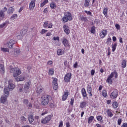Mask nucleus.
<instances>
[{"instance_id":"f257e3e1","label":"nucleus","mask_w":127,"mask_h":127,"mask_svg":"<svg viewBox=\"0 0 127 127\" xmlns=\"http://www.w3.org/2000/svg\"><path fill=\"white\" fill-rule=\"evenodd\" d=\"M10 73H13V76L15 78L21 74V71L18 68H13L10 69Z\"/></svg>"},{"instance_id":"f03ea898","label":"nucleus","mask_w":127,"mask_h":127,"mask_svg":"<svg viewBox=\"0 0 127 127\" xmlns=\"http://www.w3.org/2000/svg\"><path fill=\"white\" fill-rule=\"evenodd\" d=\"M49 96L46 95V96H45L42 99L41 104L43 106H47V105H48V104L49 103Z\"/></svg>"},{"instance_id":"7ed1b4c3","label":"nucleus","mask_w":127,"mask_h":127,"mask_svg":"<svg viewBox=\"0 0 127 127\" xmlns=\"http://www.w3.org/2000/svg\"><path fill=\"white\" fill-rule=\"evenodd\" d=\"M118 95H119V92H118V90L115 89L113 91V92L111 93L110 95V98L113 100H115V99H117V98H118Z\"/></svg>"},{"instance_id":"20e7f679","label":"nucleus","mask_w":127,"mask_h":127,"mask_svg":"<svg viewBox=\"0 0 127 127\" xmlns=\"http://www.w3.org/2000/svg\"><path fill=\"white\" fill-rule=\"evenodd\" d=\"M72 78V74L70 72L66 74L64 77V82L65 83H68V82H70V80Z\"/></svg>"},{"instance_id":"39448f33","label":"nucleus","mask_w":127,"mask_h":127,"mask_svg":"<svg viewBox=\"0 0 127 127\" xmlns=\"http://www.w3.org/2000/svg\"><path fill=\"white\" fill-rule=\"evenodd\" d=\"M50 120H51V115L48 116L44 119H42L41 120V123H42L43 125H45V124H47L48 122H50Z\"/></svg>"},{"instance_id":"423d86ee","label":"nucleus","mask_w":127,"mask_h":127,"mask_svg":"<svg viewBox=\"0 0 127 127\" xmlns=\"http://www.w3.org/2000/svg\"><path fill=\"white\" fill-rule=\"evenodd\" d=\"M16 43V42L14 40H10L9 42L7 43L8 48L11 49L13 48V45Z\"/></svg>"},{"instance_id":"0eeeda50","label":"nucleus","mask_w":127,"mask_h":127,"mask_svg":"<svg viewBox=\"0 0 127 127\" xmlns=\"http://www.w3.org/2000/svg\"><path fill=\"white\" fill-rule=\"evenodd\" d=\"M53 87L55 91H56L58 89V83H57V78H54L53 80Z\"/></svg>"},{"instance_id":"6e6552de","label":"nucleus","mask_w":127,"mask_h":127,"mask_svg":"<svg viewBox=\"0 0 127 127\" xmlns=\"http://www.w3.org/2000/svg\"><path fill=\"white\" fill-rule=\"evenodd\" d=\"M30 85L29 83L27 82L25 83V84L24 86V92L25 93V94H27L29 92V87Z\"/></svg>"},{"instance_id":"1a4fd4ad","label":"nucleus","mask_w":127,"mask_h":127,"mask_svg":"<svg viewBox=\"0 0 127 127\" xmlns=\"http://www.w3.org/2000/svg\"><path fill=\"white\" fill-rule=\"evenodd\" d=\"M34 7H35V0H32L29 4L30 10H33Z\"/></svg>"},{"instance_id":"9d476101","label":"nucleus","mask_w":127,"mask_h":127,"mask_svg":"<svg viewBox=\"0 0 127 127\" xmlns=\"http://www.w3.org/2000/svg\"><path fill=\"white\" fill-rule=\"evenodd\" d=\"M10 89H9L8 87L5 86L4 88L3 92L5 95V97H8L9 96V91Z\"/></svg>"},{"instance_id":"9b49d317","label":"nucleus","mask_w":127,"mask_h":127,"mask_svg":"<svg viewBox=\"0 0 127 127\" xmlns=\"http://www.w3.org/2000/svg\"><path fill=\"white\" fill-rule=\"evenodd\" d=\"M64 16L68 19V20H72V19H73V16H72V14H71V13L66 12L64 13Z\"/></svg>"},{"instance_id":"f8f14e48","label":"nucleus","mask_w":127,"mask_h":127,"mask_svg":"<svg viewBox=\"0 0 127 127\" xmlns=\"http://www.w3.org/2000/svg\"><path fill=\"white\" fill-rule=\"evenodd\" d=\"M24 75H20L18 77L15 78V82H19L20 81H24Z\"/></svg>"},{"instance_id":"ddd939ff","label":"nucleus","mask_w":127,"mask_h":127,"mask_svg":"<svg viewBox=\"0 0 127 127\" xmlns=\"http://www.w3.org/2000/svg\"><path fill=\"white\" fill-rule=\"evenodd\" d=\"M108 34V31L107 30H103L100 33V36L101 38H104L106 35Z\"/></svg>"},{"instance_id":"4468645a","label":"nucleus","mask_w":127,"mask_h":127,"mask_svg":"<svg viewBox=\"0 0 127 127\" xmlns=\"http://www.w3.org/2000/svg\"><path fill=\"white\" fill-rule=\"evenodd\" d=\"M87 91L89 94V97H93V94H92V87L91 86L88 85L87 87Z\"/></svg>"},{"instance_id":"2eb2a0df","label":"nucleus","mask_w":127,"mask_h":127,"mask_svg":"<svg viewBox=\"0 0 127 127\" xmlns=\"http://www.w3.org/2000/svg\"><path fill=\"white\" fill-rule=\"evenodd\" d=\"M23 102V104L26 105L27 107H29V108H32V104H31V103H29L27 99H24Z\"/></svg>"},{"instance_id":"dca6fc26","label":"nucleus","mask_w":127,"mask_h":127,"mask_svg":"<svg viewBox=\"0 0 127 127\" xmlns=\"http://www.w3.org/2000/svg\"><path fill=\"white\" fill-rule=\"evenodd\" d=\"M64 31L65 32V33H66V34H67V35H68V34H69V33H70V29H69V27H68V26L64 25Z\"/></svg>"},{"instance_id":"f3484780","label":"nucleus","mask_w":127,"mask_h":127,"mask_svg":"<svg viewBox=\"0 0 127 127\" xmlns=\"http://www.w3.org/2000/svg\"><path fill=\"white\" fill-rule=\"evenodd\" d=\"M112 74H110V76H108L106 80V82H107V83H109L110 85L112 84V82H113V79H112Z\"/></svg>"},{"instance_id":"a211bd4d","label":"nucleus","mask_w":127,"mask_h":127,"mask_svg":"<svg viewBox=\"0 0 127 127\" xmlns=\"http://www.w3.org/2000/svg\"><path fill=\"white\" fill-rule=\"evenodd\" d=\"M63 44L65 47H67V46H69V42H68V40H67V39L64 38L63 41Z\"/></svg>"},{"instance_id":"6ab92c4d","label":"nucleus","mask_w":127,"mask_h":127,"mask_svg":"<svg viewBox=\"0 0 127 127\" xmlns=\"http://www.w3.org/2000/svg\"><path fill=\"white\" fill-rule=\"evenodd\" d=\"M68 93L67 92H64L63 95L62 100L63 101H66V100H67V98H68Z\"/></svg>"},{"instance_id":"aec40b11","label":"nucleus","mask_w":127,"mask_h":127,"mask_svg":"<svg viewBox=\"0 0 127 127\" xmlns=\"http://www.w3.org/2000/svg\"><path fill=\"white\" fill-rule=\"evenodd\" d=\"M81 94L84 98H87V92L85 88H83L81 89Z\"/></svg>"},{"instance_id":"412c9836","label":"nucleus","mask_w":127,"mask_h":127,"mask_svg":"<svg viewBox=\"0 0 127 127\" xmlns=\"http://www.w3.org/2000/svg\"><path fill=\"white\" fill-rule=\"evenodd\" d=\"M28 120L30 124H32V122H34V119H33V116L32 115H30L28 116Z\"/></svg>"},{"instance_id":"4be33fe9","label":"nucleus","mask_w":127,"mask_h":127,"mask_svg":"<svg viewBox=\"0 0 127 127\" xmlns=\"http://www.w3.org/2000/svg\"><path fill=\"white\" fill-rule=\"evenodd\" d=\"M42 92H43V88H42L41 86L38 87L37 89V93L38 94H41Z\"/></svg>"},{"instance_id":"5701e85b","label":"nucleus","mask_w":127,"mask_h":127,"mask_svg":"<svg viewBox=\"0 0 127 127\" xmlns=\"http://www.w3.org/2000/svg\"><path fill=\"white\" fill-rule=\"evenodd\" d=\"M0 71L1 74H4V65L2 64H0Z\"/></svg>"},{"instance_id":"b1692460","label":"nucleus","mask_w":127,"mask_h":127,"mask_svg":"<svg viewBox=\"0 0 127 127\" xmlns=\"http://www.w3.org/2000/svg\"><path fill=\"white\" fill-rule=\"evenodd\" d=\"M7 97L6 96H1L0 98V102L1 103H2V104H4V103H5L6 102V98Z\"/></svg>"},{"instance_id":"393cba45","label":"nucleus","mask_w":127,"mask_h":127,"mask_svg":"<svg viewBox=\"0 0 127 127\" xmlns=\"http://www.w3.org/2000/svg\"><path fill=\"white\" fill-rule=\"evenodd\" d=\"M8 88L9 89L10 91H12V90H13V89L15 88V86L14 85V84L12 83H10L9 84H8Z\"/></svg>"},{"instance_id":"a878e982","label":"nucleus","mask_w":127,"mask_h":127,"mask_svg":"<svg viewBox=\"0 0 127 127\" xmlns=\"http://www.w3.org/2000/svg\"><path fill=\"white\" fill-rule=\"evenodd\" d=\"M4 18V12L2 10H0V19L2 20Z\"/></svg>"},{"instance_id":"bb28decb","label":"nucleus","mask_w":127,"mask_h":127,"mask_svg":"<svg viewBox=\"0 0 127 127\" xmlns=\"http://www.w3.org/2000/svg\"><path fill=\"white\" fill-rule=\"evenodd\" d=\"M57 54L59 56L63 55L64 54V51L62 49H59L57 51Z\"/></svg>"},{"instance_id":"cd10ccee","label":"nucleus","mask_w":127,"mask_h":127,"mask_svg":"<svg viewBox=\"0 0 127 127\" xmlns=\"http://www.w3.org/2000/svg\"><path fill=\"white\" fill-rule=\"evenodd\" d=\"M9 22L7 21H5L1 24H0V28H3L4 26H6L7 24H8Z\"/></svg>"},{"instance_id":"c85d7f7f","label":"nucleus","mask_w":127,"mask_h":127,"mask_svg":"<svg viewBox=\"0 0 127 127\" xmlns=\"http://www.w3.org/2000/svg\"><path fill=\"white\" fill-rule=\"evenodd\" d=\"M122 68H126L127 67V61L126 60H123L122 63Z\"/></svg>"},{"instance_id":"c756f323","label":"nucleus","mask_w":127,"mask_h":127,"mask_svg":"<svg viewBox=\"0 0 127 127\" xmlns=\"http://www.w3.org/2000/svg\"><path fill=\"white\" fill-rule=\"evenodd\" d=\"M14 54L16 56H18V55H19V54H20V50L18 49H16L14 51Z\"/></svg>"},{"instance_id":"7c9ffc66","label":"nucleus","mask_w":127,"mask_h":127,"mask_svg":"<svg viewBox=\"0 0 127 127\" xmlns=\"http://www.w3.org/2000/svg\"><path fill=\"white\" fill-rule=\"evenodd\" d=\"M14 11V8H13L12 7H10L8 9V13L10 14L12 13Z\"/></svg>"},{"instance_id":"2f4dec72","label":"nucleus","mask_w":127,"mask_h":127,"mask_svg":"<svg viewBox=\"0 0 127 127\" xmlns=\"http://www.w3.org/2000/svg\"><path fill=\"white\" fill-rule=\"evenodd\" d=\"M117 46H118V44H117V43H115V44L112 45L113 52H115V51L116 50V48H117Z\"/></svg>"},{"instance_id":"473e14b6","label":"nucleus","mask_w":127,"mask_h":127,"mask_svg":"<svg viewBox=\"0 0 127 127\" xmlns=\"http://www.w3.org/2000/svg\"><path fill=\"white\" fill-rule=\"evenodd\" d=\"M86 105H87V102L83 101L80 103V108H85Z\"/></svg>"},{"instance_id":"72a5a7b5","label":"nucleus","mask_w":127,"mask_h":127,"mask_svg":"<svg viewBox=\"0 0 127 127\" xmlns=\"http://www.w3.org/2000/svg\"><path fill=\"white\" fill-rule=\"evenodd\" d=\"M89 3H90V0H85V3H84V6L85 7H88L89 6Z\"/></svg>"},{"instance_id":"f704fd0d","label":"nucleus","mask_w":127,"mask_h":127,"mask_svg":"<svg viewBox=\"0 0 127 127\" xmlns=\"http://www.w3.org/2000/svg\"><path fill=\"white\" fill-rule=\"evenodd\" d=\"M50 6L51 8H52L53 9H55V8H56V4L54 2L51 3Z\"/></svg>"},{"instance_id":"c9c22d12","label":"nucleus","mask_w":127,"mask_h":127,"mask_svg":"<svg viewBox=\"0 0 127 127\" xmlns=\"http://www.w3.org/2000/svg\"><path fill=\"white\" fill-rule=\"evenodd\" d=\"M93 120H94V117L93 116H90L88 118V124H91V123H92Z\"/></svg>"},{"instance_id":"e433bc0d","label":"nucleus","mask_w":127,"mask_h":127,"mask_svg":"<svg viewBox=\"0 0 127 127\" xmlns=\"http://www.w3.org/2000/svg\"><path fill=\"white\" fill-rule=\"evenodd\" d=\"M107 113L108 116H109L111 118H112V117H113V113H112V112H111V110H110V109H108L107 110Z\"/></svg>"},{"instance_id":"4c0bfd02","label":"nucleus","mask_w":127,"mask_h":127,"mask_svg":"<svg viewBox=\"0 0 127 127\" xmlns=\"http://www.w3.org/2000/svg\"><path fill=\"white\" fill-rule=\"evenodd\" d=\"M47 2H48V0H45L42 3H41V7H43Z\"/></svg>"},{"instance_id":"58836bf2","label":"nucleus","mask_w":127,"mask_h":127,"mask_svg":"<svg viewBox=\"0 0 127 127\" xmlns=\"http://www.w3.org/2000/svg\"><path fill=\"white\" fill-rule=\"evenodd\" d=\"M49 74L52 76L53 74H54V70H53V68H50L49 70Z\"/></svg>"},{"instance_id":"ea45409f","label":"nucleus","mask_w":127,"mask_h":127,"mask_svg":"<svg viewBox=\"0 0 127 127\" xmlns=\"http://www.w3.org/2000/svg\"><path fill=\"white\" fill-rule=\"evenodd\" d=\"M103 14H104L105 16H107V15L108 14V9L107 8H104Z\"/></svg>"},{"instance_id":"a19ab883","label":"nucleus","mask_w":127,"mask_h":127,"mask_svg":"<svg viewBox=\"0 0 127 127\" xmlns=\"http://www.w3.org/2000/svg\"><path fill=\"white\" fill-rule=\"evenodd\" d=\"M113 107L114 108V109L118 108V107H119V104H118V102H114L113 103Z\"/></svg>"},{"instance_id":"79ce46f5","label":"nucleus","mask_w":127,"mask_h":127,"mask_svg":"<svg viewBox=\"0 0 127 127\" xmlns=\"http://www.w3.org/2000/svg\"><path fill=\"white\" fill-rule=\"evenodd\" d=\"M16 17H17V14H14L11 16L10 19H11V20H14Z\"/></svg>"},{"instance_id":"37998d69","label":"nucleus","mask_w":127,"mask_h":127,"mask_svg":"<svg viewBox=\"0 0 127 127\" xmlns=\"http://www.w3.org/2000/svg\"><path fill=\"white\" fill-rule=\"evenodd\" d=\"M111 75H112V77H114V76H115L116 79L118 78V73L116 72H112Z\"/></svg>"},{"instance_id":"c03bdc74","label":"nucleus","mask_w":127,"mask_h":127,"mask_svg":"<svg viewBox=\"0 0 127 127\" xmlns=\"http://www.w3.org/2000/svg\"><path fill=\"white\" fill-rule=\"evenodd\" d=\"M43 26L44 28H47L48 27V21L45 22Z\"/></svg>"},{"instance_id":"a18cd8bd","label":"nucleus","mask_w":127,"mask_h":127,"mask_svg":"<svg viewBox=\"0 0 127 127\" xmlns=\"http://www.w3.org/2000/svg\"><path fill=\"white\" fill-rule=\"evenodd\" d=\"M91 32L93 34L96 32V30L95 29V26H93L91 28Z\"/></svg>"},{"instance_id":"49530a36","label":"nucleus","mask_w":127,"mask_h":127,"mask_svg":"<svg viewBox=\"0 0 127 127\" xmlns=\"http://www.w3.org/2000/svg\"><path fill=\"white\" fill-rule=\"evenodd\" d=\"M102 95L103 96V97H107V96H108V94H107V91L103 90L102 91Z\"/></svg>"},{"instance_id":"de8ad7c7","label":"nucleus","mask_w":127,"mask_h":127,"mask_svg":"<svg viewBox=\"0 0 127 127\" xmlns=\"http://www.w3.org/2000/svg\"><path fill=\"white\" fill-rule=\"evenodd\" d=\"M1 51H3V52H8V49L7 48H1Z\"/></svg>"},{"instance_id":"09e8293b","label":"nucleus","mask_w":127,"mask_h":127,"mask_svg":"<svg viewBox=\"0 0 127 127\" xmlns=\"http://www.w3.org/2000/svg\"><path fill=\"white\" fill-rule=\"evenodd\" d=\"M62 19L64 22H67V21L69 20V19L67 18H66L65 16L63 17Z\"/></svg>"},{"instance_id":"8fccbe9b","label":"nucleus","mask_w":127,"mask_h":127,"mask_svg":"<svg viewBox=\"0 0 127 127\" xmlns=\"http://www.w3.org/2000/svg\"><path fill=\"white\" fill-rule=\"evenodd\" d=\"M115 27L118 30H120L121 29V26H120V25H119V24H116Z\"/></svg>"},{"instance_id":"3c124183","label":"nucleus","mask_w":127,"mask_h":127,"mask_svg":"<svg viewBox=\"0 0 127 127\" xmlns=\"http://www.w3.org/2000/svg\"><path fill=\"white\" fill-rule=\"evenodd\" d=\"M26 34V30H22L21 31V34L22 36H23V35H24V34Z\"/></svg>"},{"instance_id":"603ef678","label":"nucleus","mask_w":127,"mask_h":127,"mask_svg":"<svg viewBox=\"0 0 127 127\" xmlns=\"http://www.w3.org/2000/svg\"><path fill=\"white\" fill-rule=\"evenodd\" d=\"M47 32V30H45V29H42L41 32H40V34H44V33H45L46 32Z\"/></svg>"},{"instance_id":"864d4df0","label":"nucleus","mask_w":127,"mask_h":127,"mask_svg":"<svg viewBox=\"0 0 127 127\" xmlns=\"http://www.w3.org/2000/svg\"><path fill=\"white\" fill-rule=\"evenodd\" d=\"M70 104L71 106H73V104H74V98H72L71 99V101L70 102Z\"/></svg>"},{"instance_id":"5fc2aeb1","label":"nucleus","mask_w":127,"mask_h":127,"mask_svg":"<svg viewBox=\"0 0 127 127\" xmlns=\"http://www.w3.org/2000/svg\"><path fill=\"white\" fill-rule=\"evenodd\" d=\"M18 89H23V84H19L18 86Z\"/></svg>"},{"instance_id":"6e6d98bb","label":"nucleus","mask_w":127,"mask_h":127,"mask_svg":"<svg viewBox=\"0 0 127 127\" xmlns=\"http://www.w3.org/2000/svg\"><path fill=\"white\" fill-rule=\"evenodd\" d=\"M84 12H85V13H87V14H89V15H91V14H92V12H91V11H90L85 10Z\"/></svg>"},{"instance_id":"4d7b16f0","label":"nucleus","mask_w":127,"mask_h":127,"mask_svg":"<svg viewBox=\"0 0 127 127\" xmlns=\"http://www.w3.org/2000/svg\"><path fill=\"white\" fill-rule=\"evenodd\" d=\"M52 26H53V24L52 23L48 24V28H52Z\"/></svg>"},{"instance_id":"13d9d810","label":"nucleus","mask_w":127,"mask_h":127,"mask_svg":"<svg viewBox=\"0 0 127 127\" xmlns=\"http://www.w3.org/2000/svg\"><path fill=\"white\" fill-rule=\"evenodd\" d=\"M118 124L119 126H121V124H122V119H120L118 121Z\"/></svg>"},{"instance_id":"bf43d9fd","label":"nucleus","mask_w":127,"mask_h":127,"mask_svg":"<svg viewBox=\"0 0 127 127\" xmlns=\"http://www.w3.org/2000/svg\"><path fill=\"white\" fill-rule=\"evenodd\" d=\"M21 121H22L23 122H25L26 119H25V117H23V116H22L21 117Z\"/></svg>"},{"instance_id":"052dcab7","label":"nucleus","mask_w":127,"mask_h":127,"mask_svg":"<svg viewBox=\"0 0 127 127\" xmlns=\"http://www.w3.org/2000/svg\"><path fill=\"white\" fill-rule=\"evenodd\" d=\"M97 121H101L102 120V117L98 116L97 117Z\"/></svg>"},{"instance_id":"680f3d73","label":"nucleus","mask_w":127,"mask_h":127,"mask_svg":"<svg viewBox=\"0 0 127 127\" xmlns=\"http://www.w3.org/2000/svg\"><path fill=\"white\" fill-rule=\"evenodd\" d=\"M63 127V121H61L60 123V125L59 127Z\"/></svg>"},{"instance_id":"e2e57ef3","label":"nucleus","mask_w":127,"mask_h":127,"mask_svg":"<svg viewBox=\"0 0 127 127\" xmlns=\"http://www.w3.org/2000/svg\"><path fill=\"white\" fill-rule=\"evenodd\" d=\"M91 74L92 75V76H94V75H95V70H91Z\"/></svg>"},{"instance_id":"0e129e2a","label":"nucleus","mask_w":127,"mask_h":127,"mask_svg":"<svg viewBox=\"0 0 127 127\" xmlns=\"http://www.w3.org/2000/svg\"><path fill=\"white\" fill-rule=\"evenodd\" d=\"M121 127H127V123H124Z\"/></svg>"},{"instance_id":"69168bd1","label":"nucleus","mask_w":127,"mask_h":127,"mask_svg":"<svg viewBox=\"0 0 127 127\" xmlns=\"http://www.w3.org/2000/svg\"><path fill=\"white\" fill-rule=\"evenodd\" d=\"M82 19L83 20H84V21H88V19H87V17H82Z\"/></svg>"},{"instance_id":"338daca9","label":"nucleus","mask_w":127,"mask_h":127,"mask_svg":"<svg viewBox=\"0 0 127 127\" xmlns=\"http://www.w3.org/2000/svg\"><path fill=\"white\" fill-rule=\"evenodd\" d=\"M54 40H55V41H56V40L59 41V37H54Z\"/></svg>"},{"instance_id":"774afa93","label":"nucleus","mask_w":127,"mask_h":127,"mask_svg":"<svg viewBox=\"0 0 127 127\" xmlns=\"http://www.w3.org/2000/svg\"><path fill=\"white\" fill-rule=\"evenodd\" d=\"M66 127H70V123H69V122L66 123Z\"/></svg>"}]
</instances>
